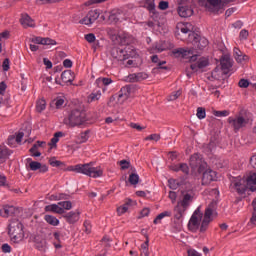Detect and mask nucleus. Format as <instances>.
Masks as SVG:
<instances>
[{
    "instance_id": "obj_62",
    "label": "nucleus",
    "mask_w": 256,
    "mask_h": 256,
    "mask_svg": "<svg viewBox=\"0 0 256 256\" xmlns=\"http://www.w3.org/2000/svg\"><path fill=\"white\" fill-rule=\"evenodd\" d=\"M150 213L151 210H149V208H144L140 212V217H148Z\"/></svg>"
},
{
    "instance_id": "obj_30",
    "label": "nucleus",
    "mask_w": 256,
    "mask_h": 256,
    "mask_svg": "<svg viewBox=\"0 0 256 256\" xmlns=\"http://www.w3.org/2000/svg\"><path fill=\"white\" fill-rule=\"evenodd\" d=\"M178 15H180V17H191V15H193V9L189 6H179Z\"/></svg>"
},
{
    "instance_id": "obj_49",
    "label": "nucleus",
    "mask_w": 256,
    "mask_h": 256,
    "mask_svg": "<svg viewBox=\"0 0 256 256\" xmlns=\"http://www.w3.org/2000/svg\"><path fill=\"white\" fill-rule=\"evenodd\" d=\"M179 97H181V90L174 91L168 97V101H175V100L179 99Z\"/></svg>"
},
{
    "instance_id": "obj_32",
    "label": "nucleus",
    "mask_w": 256,
    "mask_h": 256,
    "mask_svg": "<svg viewBox=\"0 0 256 256\" xmlns=\"http://www.w3.org/2000/svg\"><path fill=\"white\" fill-rule=\"evenodd\" d=\"M64 219L70 224L77 223L79 221V212H68L64 215Z\"/></svg>"
},
{
    "instance_id": "obj_57",
    "label": "nucleus",
    "mask_w": 256,
    "mask_h": 256,
    "mask_svg": "<svg viewBox=\"0 0 256 256\" xmlns=\"http://www.w3.org/2000/svg\"><path fill=\"white\" fill-rule=\"evenodd\" d=\"M159 9H161V11H165V10L169 9V2H167V1H160Z\"/></svg>"
},
{
    "instance_id": "obj_6",
    "label": "nucleus",
    "mask_w": 256,
    "mask_h": 256,
    "mask_svg": "<svg viewBox=\"0 0 256 256\" xmlns=\"http://www.w3.org/2000/svg\"><path fill=\"white\" fill-rule=\"evenodd\" d=\"M252 121L253 119H251V114L247 113H240L235 117L228 118V123L234 129L235 133L241 131V129H243L244 127H247V125H249V123H251Z\"/></svg>"
},
{
    "instance_id": "obj_7",
    "label": "nucleus",
    "mask_w": 256,
    "mask_h": 256,
    "mask_svg": "<svg viewBox=\"0 0 256 256\" xmlns=\"http://www.w3.org/2000/svg\"><path fill=\"white\" fill-rule=\"evenodd\" d=\"M8 233L14 243H19V241H23V237H25V232L23 231V224L19 220H12L9 224Z\"/></svg>"
},
{
    "instance_id": "obj_21",
    "label": "nucleus",
    "mask_w": 256,
    "mask_h": 256,
    "mask_svg": "<svg viewBox=\"0 0 256 256\" xmlns=\"http://www.w3.org/2000/svg\"><path fill=\"white\" fill-rule=\"evenodd\" d=\"M209 65V59L205 57H201L197 60V62L190 65V69L192 71H199V69H205Z\"/></svg>"
},
{
    "instance_id": "obj_63",
    "label": "nucleus",
    "mask_w": 256,
    "mask_h": 256,
    "mask_svg": "<svg viewBox=\"0 0 256 256\" xmlns=\"http://www.w3.org/2000/svg\"><path fill=\"white\" fill-rule=\"evenodd\" d=\"M250 165H251V167H253V169H256V154H254V155L250 158Z\"/></svg>"
},
{
    "instance_id": "obj_52",
    "label": "nucleus",
    "mask_w": 256,
    "mask_h": 256,
    "mask_svg": "<svg viewBox=\"0 0 256 256\" xmlns=\"http://www.w3.org/2000/svg\"><path fill=\"white\" fill-rule=\"evenodd\" d=\"M55 105L57 109H61L63 105H65V98L63 97H57L55 100Z\"/></svg>"
},
{
    "instance_id": "obj_19",
    "label": "nucleus",
    "mask_w": 256,
    "mask_h": 256,
    "mask_svg": "<svg viewBox=\"0 0 256 256\" xmlns=\"http://www.w3.org/2000/svg\"><path fill=\"white\" fill-rule=\"evenodd\" d=\"M220 65L224 75H227L233 67V60L229 56L224 55L220 60Z\"/></svg>"
},
{
    "instance_id": "obj_24",
    "label": "nucleus",
    "mask_w": 256,
    "mask_h": 256,
    "mask_svg": "<svg viewBox=\"0 0 256 256\" xmlns=\"http://www.w3.org/2000/svg\"><path fill=\"white\" fill-rule=\"evenodd\" d=\"M171 171L179 173L181 171L184 175H189V165L187 163L172 164L170 166Z\"/></svg>"
},
{
    "instance_id": "obj_26",
    "label": "nucleus",
    "mask_w": 256,
    "mask_h": 256,
    "mask_svg": "<svg viewBox=\"0 0 256 256\" xmlns=\"http://www.w3.org/2000/svg\"><path fill=\"white\" fill-rule=\"evenodd\" d=\"M234 59L237 63H243V61L249 60V56L243 54L239 48H234Z\"/></svg>"
},
{
    "instance_id": "obj_28",
    "label": "nucleus",
    "mask_w": 256,
    "mask_h": 256,
    "mask_svg": "<svg viewBox=\"0 0 256 256\" xmlns=\"http://www.w3.org/2000/svg\"><path fill=\"white\" fill-rule=\"evenodd\" d=\"M44 145H45V142L37 141V143H35L30 149V153L32 157H41V152H39V147H43Z\"/></svg>"
},
{
    "instance_id": "obj_48",
    "label": "nucleus",
    "mask_w": 256,
    "mask_h": 256,
    "mask_svg": "<svg viewBox=\"0 0 256 256\" xmlns=\"http://www.w3.org/2000/svg\"><path fill=\"white\" fill-rule=\"evenodd\" d=\"M88 140H89V130H86L80 134L79 143H87Z\"/></svg>"
},
{
    "instance_id": "obj_22",
    "label": "nucleus",
    "mask_w": 256,
    "mask_h": 256,
    "mask_svg": "<svg viewBox=\"0 0 256 256\" xmlns=\"http://www.w3.org/2000/svg\"><path fill=\"white\" fill-rule=\"evenodd\" d=\"M31 42L35 45H57V42L51 38L34 37Z\"/></svg>"
},
{
    "instance_id": "obj_40",
    "label": "nucleus",
    "mask_w": 256,
    "mask_h": 256,
    "mask_svg": "<svg viewBox=\"0 0 256 256\" xmlns=\"http://www.w3.org/2000/svg\"><path fill=\"white\" fill-rule=\"evenodd\" d=\"M141 255L149 256V239H147L140 246Z\"/></svg>"
},
{
    "instance_id": "obj_42",
    "label": "nucleus",
    "mask_w": 256,
    "mask_h": 256,
    "mask_svg": "<svg viewBox=\"0 0 256 256\" xmlns=\"http://www.w3.org/2000/svg\"><path fill=\"white\" fill-rule=\"evenodd\" d=\"M88 99L93 102V101H99L101 99V90H98V91H94L92 92Z\"/></svg>"
},
{
    "instance_id": "obj_50",
    "label": "nucleus",
    "mask_w": 256,
    "mask_h": 256,
    "mask_svg": "<svg viewBox=\"0 0 256 256\" xmlns=\"http://www.w3.org/2000/svg\"><path fill=\"white\" fill-rule=\"evenodd\" d=\"M198 119H205L207 117V113L205 112V108L199 107L197 108V113H196Z\"/></svg>"
},
{
    "instance_id": "obj_53",
    "label": "nucleus",
    "mask_w": 256,
    "mask_h": 256,
    "mask_svg": "<svg viewBox=\"0 0 256 256\" xmlns=\"http://www.w3.org/2000/svg\"><path fill=\"white\" fill-rule=\"evenodd\" d=\"M118 164L120 165V168L125 171V169H129L131 163H129V161L127 160H121L120 162H118Z\"/></svg>"
},
{
    "instance_id": "obj_60",
    "label": "nucleus",
    "mask_w": 256,
    "mask_h": 256,
    "mask_svg": "<svg viewBox=\"0 0 256 256\" xmlns=\"http://www.w3.org/2000/svg\"><path fill=\"white\" fill-rule=\"evenodd\" d=\"M84 231L89 235L91 233V223L89 221L84 222Z\"/></svg>"
},
{
    "instance_id": "obj_27",
    "label": "nucleus",
    "mask_w": 256,
    "mask_h": 256,
    "mask_svg": "<svg viewBox=\"0 0 256 256\" xmlns=\"http://www.w3.org/2000/svg\"><path fill=\"white\" fill-rule=\"evenodd\" d=\"M45 211L57 213L58 215H63V213H65V210L61 206H59V204L48 205L45 207Z\"/></svg>"
},
{
    "instance_id": "obj_35",
    "label": "nucleus",
    "mask_w": 256,
    "mask_h": 256,
    "mask_svg": "<svg viewBox=\"0 0 256 256\" xmlns=\"http://www.w3.org/2000/svg\"><path fill=\"white\" fill-rule=\"evenodd\" d=\"M133 200H127L124 205L117 208L118 215H123L129 211V206L133 205Z\"/></svg>"
},
{
    "instance_id": "obj_46",
    "label": "nucleus",
    "mask_w": 256,
    "mask_h": 256,
    "mask_svg": "<svg viewBox=\"0 0 256 256\" xmlns=\"http://www.w3.org/2000/svg\"><path fill=\"white\" fill-rule=\"evenodd\" d=\"M252 207L254 209L252 217L250 219V223L252 225H256V198H254V200L252 201Z\"/></svg>"
},
{
    "instance_id": "obj_17",
    "label": "nucleus",
    "mask_w": 256,
    "mask_h": 256,
    "mask_svg": "<svg viewBox=\"0 0 256 256\" xmlns=\"http://www.w3.org/2000/svg\"><path fill=\"white\" fill-rule=\"evenodd\" d=\"M202 173V185H209V183L217 181V172L211 169H205Z\"/></svg>"
},
{
    "instance_id": "obj_44",
    "label": "nucleus",
    "mask_w": 256,
    "mask_h": 256,
    "mask_svg": "<svg viewBox=\"0 0 256 256\" xmlns=\"http://www.w3.org/2000/svg\"><path fill=\"white\" fill-rule=\"evenodd\" d=\"M9 155H11V152H9V149L3 146H0V161H2V159H7Z\"/></svg>"
},
{
    "instance_id": "obj_1",
    "label": "nucleus",
    "mask_w": 256,
    "mask_h": 256,
    "mask_svg": "<svg viewBox=\"0 0 256 256\" xmlns=\"http://www.w3.org/2000/svg\"><path fill=\"white\" fill-rule=\"evenodd\" d=\"M213 203L209 204V206L205 209V212H201V207H198L190 217L188 222V230L191 233H205L207 229H209V225L213 221V213L215 208H213Z\"/></svg>"
},
{
    "instance_id": "obj_54",
    "label": "nucleus",
    "mask_w": 256,
    "mask_h": 256,
    "mask_svg": "<svg viewBox=\"0 0 256 256\" xmlns=\"http://www.w3.org/2000/svg\"><path fill=\"white\" fill-rule=\"evenodd\" d=\"M161 136L159 134H152L145 138L146 141H159Z\"/></svg>"
},
{
    "instance_id": "obj_23",
    "label": "nucleus",
    "mask_w": 256,
    "mask_h": 256,
    "mask_svg": "<svg viewBox=\"0 0 256 256\" xmlns=\"http://www.w3.org/2000/svg\"><path fill=\"white\" fill-rule=\"evenodd\" d=\"M246 183L249 191H252V193L256 191V172L249 173L246 177Z\"/></svg>"
},
{
    "instance_id": "obj_31",
    "label": "nucleus",
    "mask_w": 256,
    "mask_h": 256,
    "mask_svg": "<svg viewBox=\"0 0 256 256\" xmlns=\"http://www.w3.org/2000/svg\"><path fill=\"white\" fill-rule=\"evenodd\" d=\"M61 79L63 83H73V79H75V76L71 70H65L61 74Z\"/></svg>"
},
{
    "instance_id": "obj_55",
    "label": "nucleus",
    "mask_w": 256,
    "mask_h": 256,
    "mask_svg": "<svg viewBox=\"0 0 256 256\" xmlns=\"http://www.w3.org/2000/svg\"><path fill=\"white\" fill-rule=\"evenodd\" d=\"M85 39H86V41H87L88 43H95L96 37H95V34L89 33V34H86V35H85Z\"/></svg>"
},
{
    "instance_id": "obj_58",
    "label": "nucleus",
    "mask_w": 256,
    "mask_h": 256,
    "mask_svg": "<svg viewBox=\"0 0 256 256\" xmlns=\"http://www.w3.org/2000/svg\"><path fill=\"white\" fill-rule=\"evenodd\" d=\"M49 163L52 167H61V161L56 160L55 158H51Z\"/></svg>"
},
{
    "instance_id": "obj_4",
    "label": "nucleus",
    "mask_w": 256,
    "mask_h": 256,
    "mask_svg": "<svg viewBox=\"0 0 256 256\" xmlns=\"http://www.w3.org/2000/svg\"><path fill=\"white\" fill-rule=\"evenodd\" d=\"M69 171L81 173L82 175H87V177H92L93 179H97L103 175V168H101V166L94 167L92 162L71 166Z\"/></svg>"
},
{
    "instance_id": "obj_18",
    "label": "nucleus",
    "mask_w": 256,
    "mask_h": 256,
    "mask_svg": "<svg viewBox=\"0 0 256 256\" xmlns=\"http://www.w3.org/2000/svg\"><path fill=\"white\" fill-rule=\"evenodd\" d=\"M95 83L99 89H102L103 93H106V91L109 89V86L113 85V79L109 77H99L95 80Z\"/></svg>"
},
{
    "instance_id": "obj_12",
    "label": "nucleus",
    "mask_w": 256,
    "mask_h": 256,
    "mask_svg": "<svg viewBox=\"0 0 256 256\" xmlns=\"http://www.w3.org/2000/svg\"><path fill=\"white\" fill-rule=\"evenodd\" d=\"M110 23H121L122 21H126L127 19V12L121 9H114L110 12L108 16Z\"/></svg>"
},
{
    "instance_id": "obj_43",
    "label": "nucleus",
    "mask_w": 256,
    "mask_h": 256,
    "mask_svg": "<svg viewBox=\"0 0 256 256\" xmlns=\"http://www.w3.org/2000/svg\"><path fill=\"white\" fill-rule=\"evenodd\" d=\"M58 205L65 211H70V209L73 208V204L71 203V201H61L58 202Z\"/></svg>"
},
{
    "instance_id": "obj_36",
    "label": "nucleus",
    "mask_w": 256,
    "mask_h": 256,
    "mask_svg": "<svg viewBox=\"0 0 256 256\" xmlns=\"http://www.w3.org/2000/svg\"><path fill=\"white\" fill-rule=\"evenodd\" d=\"M63 137V132H56L53 136V138L50 140V147L53 149L54 147H57V143H59V139Z\"/></svg>"
},
{
    "instance_id": "obj_34",
    "label": "nucleus",
    "mask_w": 256,
    "mask_h": 256,
    "mask_svg": "<svg viewBox=\"0 0 256 256\" xmlns=\"http://www.w3.org/2000/svg\"><path fill=\"white\" fill-rule=\"evenodd\" d=\"M225 75H227V74H225V72H223V70L219 69V68H215L212 71V77L216 81H221V80L225 79Z\"/></svg>"
},
{
    "instance_id": "obj_9",
    "label": "nucleus",
    "mask_w": 256,
    "mask_h": 256,
    "mask_svg": "<svg viewBox=\"0 0 256 256\" xmlns=\"http://www.w3.org/2000/svg\"><path fill=\"white\" fill-rule=\"evenodd\" d=\"M235 0H206L205 8L210 13H219L223 7L233 3Z\"/></svg>"
},
{
    "instance_id": "obj_59",
    "label": "nucleus",
    "mask_w": 256,
    "mask_h": 256,
    "mask_svg": "<svg viewBox=\"0 0 256 256\" xmlns=\"http://www.w3.org/2000/svg\"><path fill=\"white\" fill-rule=\"evenodd\" d=\"M23 137H25V132L20 130L16 135V142L21 143V141H23Z\"/></svg>"
},
{
    "instance_id": "obj_25",
    "label": "nucleus",
    "mask_w": 256,
    "mask_h": 256,
    "mask_svg": "<svg viewBox=\"0 0 256 256\" xmlns=\"http://www.w3.org/2000/svg\"><path fill=\"white\" fill-rule=\"evenodd\" d=\"M17 212V208L14 206H4L0 209V216L1 217H10V215H15Z\"/></svg>"
},
{
    "instance_id": "obj_45",
    "label": "nucleus",
    "mask_w": 256,
    "mask_h": 256,
    "mask_svg": "<svg viewBox=\"0 0 256 256\" xmlns=\"http://www.w3.org/2000/svg\"><path fill=\"white\" fill-rule=\"evenodd\" d=\"M128 181L131 185H137V183H139V174L131 173L129 175Z\"/></svg>"
},
{
    "instance_id": "obj_41",
    "label": "nucleus",
    "mask_w": 256,
    "mask_h": 256,
    "mask_svg": "<svg viewBox=\"0 0 256 256\" xmlns=\"http://www.w3.org/2000/svg\"><path fill=\"white\" fill-rule=\"evenodd\" d=\"M168 184H169L170 189L175 190V189H179V187H181L182 183L180 180L171 178L168 180Z\"/></svg>"
},
{
    "instance_id": "obj_16",
    "label": "nucleus",
    "mask_w": 256,
    "mask_h": 256,
    "mask_svg": "<svg viewBox=\"0 0 256 256\" xmlns=\"http://www.w3.org/2000/svg\"><path fill=\"white\" fill-rule=\"evenodd\" d=\"M30 241L34 243V246L38 251H45V249H47V241L40 235H31Z\"/></svg>"
},
{
    "instance_id": "obj_33",
    "label": "nucleus",
    "mask_w": 256,
    "mask_h": 256,
    "mask_svg": "<svg viewBox=\"0 0 256 256\" xmlns=\"http://www.w3.org/2000/svg\"><path fill=\"white\" fill-rule=\"evenodd\" d=\"M20 23L23 27H35V22L27 14L22 15Z\"/></svg>"
},
{
    "instance_id": "obj_14",
    "label": "nucleus",
    "mask_w": 256,
    "mask_h": 256,
    "mask_svg": "<svg viewBox=\"0 0 256 256\" xmlns=\"http://www.w3.org/2000/svg\"><path fill=\"white\" fill-rule=\"evenodd\" d=\"M110 55L113 59H116V61H126V59H129L127 51L119 47H113L110 50Z\"/></svg>"
},
{
    "instance_id": "obj_38",
    "label": "nucleus",
    "mask_w": 256,
    "mask_h": 256,
    "mask_svg": "<svg viewBox=\"0 0 256 256\" xmlns=\"http://www.w3.org/2000/svg\"><path fill=\"white\" fill-rule=\"evenodd\" d=\"M27 163H29V169L30 171H39V168H41V163L37 161H32L31 158L26 159Z\"/></svg>"
},
{
    "instance_id": "obj_64",
    "label": "nucleus",
    "mask_w": 256,
    "mask_h": 256,
    "mask_svg": "<svg viewBox=\"0 0 256 256\" xmlns=\"http://www.w3.org/2000/svg\"><path fill=\"white\" fill-rule=\"evenodd\" d=\"M188 256H202L199 252H197L196 250H188Z\"/></svg>"
},
{
    "instance_id": "obj_29",
    "label": "nucleus",
    "mask_w": 256,
    "mask_h": 256,
    "mask_svg": "<svg viewBox=\"0 0 256 256\" xmlns=\"http://www.w3.org/2000/svg\"><path fill=\"white\" fill-rule=\"evenodd\" d=\"M129 95H131V87L124 86L118 92V99H122V101H125V100L129 99Z\"/></svg>"
},
{
    "instance_id": "obj_20",
    "label": "nucleus",
    "mask_w": 256,
    "mask_h": 256,
    "mask_svg": "<svg viewBox=\"0 0 256 256\" xmlns=\"http://www.w3.org/2000/svg\"><path fill=\"white\" fill-rule=\"evenodd\" d=\"M145 79H149V74L138 72L128 75L127 81H129V83H137L139 81H145Z\"/></svg>"
},
{
    "instance_id": "obj_15",
    "label": "nucleus",
    "mask_w": 256,
    "mask_h": 256,
    "mask_svg": "<svg viewBox=\"0 0 256 256\" xmlns=\"http://www.w3.org/2000/svg\"><path fill=\"white\" fill-rule=\"evenodd\" d=\"M172 47L173 45L171 43L161 40L152 46L150 53H163V51H167V49H171Z\"/></svg>"
},
{
    "instance_id": "obj_47",
    "label": "nucleus",
    "mask_w": 256,
    "mask_h": 256,
    "mask_svg": "<svg viewBox=\"0 0 256 256\" xmlns=\"http://www.w3.org/2000/svg\"><path fill=\"white\" fill-rule=\"evenodd\" d=\"M119 37L122 39L123 45H129V43H131V39H130L131 36H129V34L122 33V34H119Z\"/></svg>"
},
{
    "instance_id": "obj_39",
    "label": "nucleus",
    "mask_w": 256,
    "mask_h": 256,
    "mask_svg": "<svg viewBox=\"0 0 256 256\" xmlns=\"http://www.w3.org/2000/svg\"><path fill=\"white\" fill-rule=\"evenodd\" d=\"M46 107H47V102H45V99H40L36 102V111L38 113L45 111Z\"/></svg>"
},
{
    "instance_id": "obj_3",
    "label": "nucleus",
    "mask_w": 256,
    "mask_h": 256,
    "mask_svg": "<svg viewBox=\"0 0 256 256\" xmlns=\"http://www.w3.org/2000/svg\"><path fill=\"white\" fill-rule=\"evenodd\" d=\"M194 199L195 192H193V190H184L181 192L177 205L174 207L175 219H183L185 211H187L189 207H191V203H193Z\"/></svg>"
},
{
    "instance_id": "obj_13",
    "label": "nucleus",
    "mask_w": 256,
    "mask_h": 256,
    "mask_svg": "<svg viewBox=\"0 0 256 256\" xmlns=\"http://www.w3.org/2000/svg\"><path fill=\"white\" fill-rule=\"evenodd\" d=\"M99 15V10H91L79 21V23L81 25H93V23L99 19Z\"/></svg>"
},
{
    "instance_id": "obj_51",
    "label": "nucleus",
    "mask_w": 256,
    "mask_h": 256,
    "mask_svg": "<svg viewBox=\"0 0 256 256\" xmlns=\"http://www.w3.org/2000/svg\"><path fill=\"white\" fill-rule=\"evenodd\" d=\"M213 115L215 117H229V111L228 110L214 111Z\"/></svg>"
},
{
    "instance_id": "obj_5",
    "label": "nucleus",
    "mask_w": 256,
    "mask_h": 256,
    "mask_svg": "<svg viewBox=\"0 0 256 256\" xmlns=\"http://www.w3.org/2000/svg\"><path fill=\"white\" fill-rule=\"evenodd\" d=\"M85 121H87V113L85 112V109L75 108L70 112L65 123L66 125H69V127H78L79 125H83Z\"/></svg>"
},
{
    "instance_id": "obj_10",
    "label": "nucleus",
    "mask_w": 256,
    "mask_h": 256,
    "mask_svg": "<svg viewBox=\"0 0 256 256\" xmlns=\"http://www.w3.org/2000/svg\"><path fill=\"white\" fill-rule=\"evenodd\" d=\"M230 189L238 193V195H245L249 186H247V178H234L230 184Z\"/></svg>"
},
{
    "instance_id": "obj_56",
    "label": "nucleus",
    "mask_w": 256,
    "mask_h": 256,
    "mask_svg": "<svg viewBox=\"0 0 256 256\" xmlns=\"http://www.w3.org/2000/svg\"><path fill=\"white\" fill-rule=\"evenodd\" d=\"M239 87L242 89H247L249 87V80L241 79L238 83Z\"/></svg>"
},
{
    "instance_id": "obj_8",
    "label": "nucleus",
    "mask_w": 256,
    "mask_h": 256,
    "mask_svg": "<svg viewBox=\"0 0 256 256\" xmlns=\"http://www.w3.org/2000/svg\"><path fill=\"white\" fill-rule=\"evenodd\" d=\"M190 167L198 173H203L207 169V162L203 160V156L199 153H195L190 157Z\"/></svg>"
},
{
    "instance_id": "obj_37",
    "label": "nucleus",
    "mask_w": 256,
    "mask_h": 256,
    "mask_svg": "<svg viewBox=\"0 0 256 256\" xmlns=\"http://www.w3.org/2000/svg\"><path fill=\"white\" fill-rule=\"evenodd\" d=\"M44 219L46 223H48L49 225H52L53 227H57V225H59V219H57V217L55 216L45 215Z\"/></svg>"
},
{
    "instance_id": "obj_61",
    "label": "nucleus",
    "mask_w": 256,
    "mask_h": 256,
    "mask_svg": "<svg viewBox=\"0 0 256 256\" xmlns=\"http://www.w3.org/2000/svg\"><path fill=\"white\" fill-rule=\"evenodd\" d=\"M1 249L3 253H11V246L7 243L3 244Z\"/></svg>"
},
{
    "instance_id": "obj_2",
    "label": "nucleus",
    "mask_w": 256,
    "mask_h": 256,
    "mask_svg": "<svg viewBox=\"0 0 256 256\" xmlns=\"http://www.w3.org/2000/svg\"><path fill=\"white\" fill-rule=\"evenodd\" d=\"M178 31H181L184 35H188V40L192 45L194 46L195 49H199V51H203L207 45H209V40L205 37L199 36L197 33L193 32V24L186 22V23H179L177 25Z\"/></svg>"
},
{
    "instance_id": "obj_11",
    "label": "nucleus",
    "mask_w": 256,
    "mask_h": 256,
    "mask_svg": "<svg viewBox=\"0 0 256 256\" xmlns=\"http://www.w3.org/2000/svg\"><path fill=\"white\" fill-rule=\"evenodd\" d=\"M174 54L181 55L183 59H189L191 63H195V61H197V52H195V48H179L174 51Z\"/></svg>"
}]
</instances>
